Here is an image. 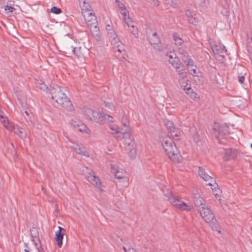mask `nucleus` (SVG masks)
Instances as JSON below:
<instances>
[{
	"instance_id": "obj_1",
	"label": "nucleus",
	"mask_w": 252,
	"mask_h": 252,
	"mask_svg": "<svg viewBox=\"0 0 252 252\" xmlns=\"http://www.w3.org/2000/svg\"><path fill=\"white\" fill-rule=\"evenodd\" d=\"M50 93L52 95V98L63 108L68 111L73 110L74 108L71 102L60 86L56 85L52 87L50 90Z\"/></svg>"
},
{
	"instance_id": "obj_2",
	"label": "nucleus",
	"mask_w": 252,
	"mask_h": 252,
	"mask_svg": "<svg viewBox=\"0 0 252 252\" xmlns=\"http://www.w3.org/2000/svg\"><path fill=\"white\" fill-rule=\"evenodd\" d=\"M161 143L168 157L171 160L176 162H182V157L172 139L165 137L162 139Z\"/></svg>"
},
{
	"instance_id": "obj_3",
	"label": "nucleus",
	"mask_w": 252,
	"mask_h": 252,
	"mask_svg": "<svg viewBox=\"0 0 252 252\" xmlns=\"http://www.w3.org/2000/svg\"><path fill=\"white\" fill-rule=\"evenodd\" d=\"M165 196L167 197L168 200L171 204L181 210L191 211L193 209L192 206L189 205L182 200L178 199L171 192H167Z\"/></svg>"
},
{
	"instance_id": "obj_4",
	"label": "nucleus",
	"mask_w": 252,
	"mask_h": 252,
	"mask_svg": "<svg viewBox=\"0 0 252 252\" xmlns=\"http://www.w3.org/2000/svg\"><path fill=\"white\" fill-rule=\"evenodd\" d=\"M168 62L172 66L176 68L177 72L181 78H184L186 76L185 73L183 72V70H185V66L180 62V60L177 56L173 57V59L168 60Z\"/></svg>"
},
{
	"instance_id": "obj_5",
	"label": "nucleus",
	"mask_w": 252,
	"mask_h": 252,
	"mask_svg": "<svg viewBox=\"0 0 252 252\" xmlns=\"http://www.w3.org/2000/svg\"><path fill=\"white\" fill-rule=\"evenodd\" d=\"M198 211L201 217L207 223L210 222L212 220H213L215 218L214 214L207 205L204 207L199 208V210Z\"/></svg>"
},
{
	"instance_id": "obj_6",
	"label": "nucleus",
	"mask_w": 252,
	"mask_h": 252,
	"mask_svg": "<svg viewBox=\"0 0 252 252\" xmlns=\"http://www.w3.org/2000/svg\"><path fill=\"white\" fill-rule=\"evenodd\" d=\"M198 168V173L200 177L202 178L205 181L209 182L208 183L206 184L207 185L209 186H213V184H216V180L207 173L204 167L199 166Z\"/></svg>"
},
{
	"instance_id": "obj_7",
	"label": "nucleus",
	"mask_w": 252,
	"mask_h": 252,
	"mask_svg": "<svg viewBox=\"0 0 252 252\" xmlns=\"http://www.w3.org/2000/svg\"><path fill=\"white\" fill-rule=\"evenodd\" d=\"M86 179L95 187L100 189L101 183L99 178L97 177L93 171L88 172L85 175Z\"/></svg>"
},
{
	"instance_id": "obj_8",
	"label": "nucleus",
	"mask_w": 252,
	"mask_h": 252,
	"mask_svg": "<svg viewBox=\"0 0 252 252\" xmlns=\"http://www.w3.org/2000/svg\"><path fill=\"white\" fill-rule=\"evenodd\" d=\"M116 178L118 179H122V181L124 187H127L128 185V178L126 172L123 169H120L117 171L114 170L113 171Z\"/></svg>"
},
{
	"instance_id": "obj_9",
	"label": "nucleus",
	"mask_w": 252,
	"mask_h": 252,
	"mask_svg": "<svg viewBox=\"0 0 252 252\" xmlns=\"http://www.w3.org/2000/svg\"><path fill=\"white\" fill-rule=\"evenodd\" d=\"M164 123L166 128L169 130L171 136L173 137L178 136L180 131L177 128L174 126V124L172 121L168 120H165Z\"/></svg>"
},
{
	"instance_id": "obj_10",
	"label": "nucleus",
	"mask_w": 252,
	"mask_h": 252,
	"mask_svg": "<svg viewBox=\"0 0 252 252\" xmlns=\"http://www.w3.org/2000/svg\"><path fill=\"white\" fill-rule=\"evenodd\" d=\"M84 19L85 20L86 23L87 24L88 26L97 24V21L96 20V17L94 13H93L92 12H84L83 14Z\"/></svg>"
},
{
	"instance_id": "obj_11",
	"label": "nucleus",
	"mask_w": 252,
	"mask_h": 252,
	"mask_svg": "<svg viewBox=\"0 0 252 252\" xmlns=\"http://www.w3.org/2000/svg\"><path fill=\"white\" fill-rule=\"evenodd\" d=\"M59 230L55 233V239L57 242L58 246L61 248L63 245V240L64 235L65 234L66 230L63 228L59 226Z\"/></svg>"
},
{
	"instance_id": "obj_12",
	"label": "nucleus",
	"mask_w": 252,
	"mask_h": 252,
	"mask_svg": "<svg viewBox=\"0 0 252 252\" xmlns=\"http://www.w3.org/2000/svg\"><path fill=\"white\" fill-rule=\"evenodd\" d=\"M31 237L32 238V241L34 246L39 245L41 247L40 241L39 238V233L36 227L32 226L30 229Z\"/></svg>"
},
{
	"instance_id": "obj_13",
	"label": "nucleus",
	"mask_w": 252,
	"mask_h": 252,
	"mask_svg": "<svg viewBox=\"0 0 252 252\" xmlns=\"http://www.w3.org/2000/svg\"><path fill=\"white\" fill-rule=\"evenodd\" d=\"M185 13L189 22L194 25H196L198 22V18L196 14L189 9L186 10Z\"/></svg>"
},
{
	"instance_id": "obj_14",
	"label": "nucleus",
	"mask_w": 252,
	"mask_h": 252,
	"mask_svg": "<svg viewBox=\"0 0 252 252\" xmlns=\"http://www.w3.org/2000/svg\"><path fill=\"white\" fill-rule=\"evenodd\" d=\"M224 159L225 160H228L230 159L235 158L237 156V151L235 149L229 148L223 150Z\"/></svg>"
},
{
	"instance_id": "obj_15",
	"label": "nucleus",
	"mask_w": 252,
	"mask_h": 252,
	"mask_svg": "<svg viewBox=\"0 0 252 252\" xmlns=\"http://www.w3.org/2000/svg\"><path fill=\"white\" fill-rule=\"evenodd\" d=\"M97 25L98 24L97 23V24L92 25L88 27L90 28V31L95 39L99 41L101 39V35L100 33L99 28Z\"/></svg>"
},
{
	"instance_id": "obj_16",
	"label": "nucleus",
	"mask_w": 252,
	"mask_h": 252,
	"mask_svg": "<svg viewBox=\"0 0 252 252\" xmlns=\"http://www.w3.org/2000/svg\"><path fill=\"white\" fill-rule=\"evenodd\" d=\"M130 128L124 129L122 128V132L120 135H117V137L121 138H125V139H129L130 141H133V137L130 132Z\"/></svg>"
},
{
	"instance_id": "obj_17",
	"label": "nucleus",
	"mask_w": 252,
	"mask_h": 252,
	"mask_svg": "<svg viewBox=\"0 0 252 252\" xmlns=\"http://www.w3.org/2000/svg\"><path fill=\"white\" fill-rule=\"evenodd\" d=\"M194 203L197 209L198 210L199 208L204 207L206 205L204 199L200 196V195H195L193 199Z\"/></svg>"
},
{
	"instance_id": "obj_18",
	"label": "nucleus",
	"mask_w": 252,
	"mask_h": 252,
	"mask_svg": "<svg viewBox=\"0 0 252 252\" xmlns=\"http://www.w3.org/2000/svg\"><path fill=\"white\" fill-rule=\"evenodd\" d=\"M90 120L92 121H94L100 125L103 124V114L97 112L96 111H95L94 113L91 118H90Z\"/></svg>"
},
{
	"instance_id": "obj_19",
	"label": "nucleus",
	"mask_w": 252,
	"mask_h": 252,
	"mask_svg": "<svg viewBox=\"0 0 252 252\" xmlns=\"http://www.w3.org/2000/svg\"><path fill=\"white\" fill-rule=\"evenodd\" d=\"M79 5L81 8V10L82 11V14H83L84 12H90L91 9V7L90 5V3L86 1V0H79Z\"/></svg>"
},
{
	"instance_id": "obj_20",
	"label": "nucleus",
	"mask_w": 252,
	"mask_h": 252,
	"mask_svg": "<svg viewBox=\"0 0 252 252\" xmlns=\"http://www.w3.org/2000/svg\"><path fill=\"white\" fill-rule=\"evenodd\" d=\"M15 134H17L21 139H23L27 136V131L22 127L16 126L13 132Z\"/></svg>"
},
{
	"instance_id": "obj_21",
	"label": "nucleus",
	"mask_w": 252,
	"mask_h": 252,
	"mask_svg": "<svg viewBox=\"0 0 252 252\" xmlns=\"http://www.w3.org/2000/svg\"><path fill=\"white\" fill-rule=\"evenodd\" d=\"M228 133L227 127L225 126H221L219 127L217 134H215V136L218 138H219L226 135Z\"/></svg>"
},
{
	"instance_id": "obj_22",
	"label": "nucleus",
	"mask_w": 252,
	"mask_h": 252,
	"mask_svg": "<svg viewBox=\"0 0 252 252\" xmlns=\"http://www.w3.org/2000/svg\"><path fill=\"white\" fill-rule=\"evenodd\" d=\"M149 40L150 43L152 45H158L160 42V39L158 36L157 32L153 33L152 36L150 37Z\"/></svg>"
},
{
	"instance_id": "obj_23",
	"label": "nucleus",
	"mask_w": 252,
	"mask_h": 252,
	"mask_svg": "<svg viewBox=\"0 0 252 252\" xmlns=\"http://www.w3.org/2000/svg\"><path fill=\"white\" fill-rule=\"evenodd\" d=\"M2 123L3 124L4 126L9 131H12L14 132L15 130V128L16 127L14 124L12 123H9L8 121L4 120H2Z\"/></svg>"
},
{
	"instance_id": "obj_24",
	"label": "nucleus",
	"mask_w": 252,
	"mask_h": 252,
	"mask_svg": "<svg viewBox=\"0 0 252 252\" xmlns=\"http://www.w3.org/2000/svg\"><path fill=\"white\" fill-rule=\"evenodd\" d=\"M173 37L176 45H181L183 43V40L180 37L179 34L174 33L173 34Z\"/></svg>"
},
{
	"instance_id": "obj_25",
	"label": "nucleus",
	"mask_w": 252,
	"mask_h": 252,
	"mask_svg": "<svg viewBox=\"0 0 252 252\" xmlns=\"http://www.w3.org/2000/svg\"><path fill=\"white\" fill-rule=\"evenodd\" d=\"M37 87L39 88L40 90L47 92L48 90V88L47 86L41 80H40L36 82V83Z\"/></svg>"
},
{
	"instance_id": "obj_26",
	"label": "nucleus",
	"mask_w": 252,
	"mask_h": 252,
	"mask_svg": "<svg viewBox=\"0 0 252 252\" xmlns=\"http://www.w3.org/2000/svg\"><path fill=\"white\" fill-rule=\"evenodd\" d=\"M25 245L26 249L24 250L25 252H40L39 248H41L39 247V245L34 246V248L29 247L26 244Z\"/></svg>"
},
{
	"instance_id": "obj_27",
	"label": "nucleus",
	"mask_w": 252,
	"mask_h": 252,
	"mask_svg": "<svg viewBox=\"0 0 252 252\" xmlns=\"http://www.w3.org/2000/svg\"><path fill=\"white\" fill-rule=\"evenodd\" d=\"M74 150L77 153H78L80 155H82L86 157L89 156V153L84 148H81L80 147L75 148Z\"/></svg>"
},
{
	"instance_id": "obj_28",
	"label": "nucleus",
	"mask_w": 252,
	"mask_h": 252,
	"mask_svg": "<svg viewBox=\"0 0 252 252\" xmlns=\"http://www.w3.org/2000/svg\"><path fill=\"white\" fill-rule=\"evenodd\" d=\"M111 43L112 45L113 46V49H115L116 47H118L121 45L122 43L120 41L119 38L117 36L113 37L111 39Z\"/></svg>"
},
{
	"instance_id": "obj_29",
	"label": "nucleus",
	"mask_w": 252,
	"mask_h": 252,
	"mask_svg": "<svg viewBox=\"0 0 252 252\" xmlns=\"http://www.w3.org/2000/svg\"><path fill=\"white\" fill-rule=\"evenodd\" d=\"M95 111L91 108H86L84 110L85 114L86 116L87 119L90 120V118L92 117Z\"/></svg>"
},
{
	"instance_id": "obj_30",
	"label": "nucleus",
	"mask_w": 252,
	"mask_h": 252,
	"mask_svg": "<svg viewBox=\"0 0 252 252\" xmlns=\"http://www.w3.org/2000/svg\"><path fill=\"white\" fill-rule=\"evenodd\" d=\"M179 53L181 55L182 60L185 59V58H187L189 56V54L187 52L186 48L184 47H182L180 48L178 50Z\"/></svg>"
},
{
	"instance_id": "obj_31",
	"label": "nucleus",
	"mask_w": 252,
	"mask_h": 252,
	"mask_svg": "<svg viewBox=\"0 0 252 252\" xmlns=\"http://www.w3.org/2000/svg\"><path fill=\"white\" fill-rule=\"evenodd\" d=\"M182 60L184 61L189 69V67L193 66L194 63L193 61L189 58V56H188L187 58H185Z\"/></svg>"
},
{
	"instance_id": "obj_32",
	"label": "nucleus",
	"mask_w": 252,
	"mask_h": 252,
	"mask_svg": "<svg viewBox=\"0 0 252 252\" xmlns=\"http://www.w3.org/2000/svg\"><path fill=\"white\" fill-rule=\"evenodd\" d=\"M184 90L187 91L186 93H187V94L189 95L190 97L192 98L197 97V94L194 92L189 87L187 89L185 88Z\"/></svg>"
},
{
	"instance_id": "obj_33",
	"label": "nucleus",
	"mask_w": 252,
	"mask_h": 252,
	"mask_svg": "<svg viewBox=\"0 0 252 252\" xmlns=\"http://www.w3.org/2000/svg\"><path fill=\"white\" fill-rule=\"evenodd\" d=\"M216 221L217 220L214 218V219L212 220V221L210 222L211 223L210 225L213 230H216L220 233V231L219 230V224L217 222H216Z\"/></svg>"
},
{
	"instance_id": "obj_34",
	"label": "nucleus",
	"mask_w": 252,
	"mask_h": 252,
	"mask_svg": "<svg viewBox=\"0 0 252 252\" xmlns=\"http://www.w3.org/2000/svg\"><path fill=\"white\" fill-rule=\"evenodd\" d=\"M114 51L116 56L119 55V53H121L122 51H124L123 44H121V45L118 47H116L114 49Z\"/></svg>"
},
{
	"instance_id": "obj_35",
	"label": "nucleus",
	"mask_w": 252,
	"mask_h": 252,
	"mask_svg": "<svg viewBox=\"0 0 252 252\" xmlns=\"http://www.w3.org/2000/svg\"><path fill=\"white\" fill-rule=\"evenodd\" d=\"M109 127L111 129H112V130H113L114 131V132L113 133V134H116V135H120V133L122 132V130L119 131L118 130V126L116 125H111L109 126Z\"/></svg>"
},
{
	"instance_id": "obj_36",
	"label": "nucleus",
	"mask_w": 252,
	"mask_h": 252,
	"mask_svg": "<svg viewBox=\"0 0 252 252\" xmlns=\"http://www.w3.org/2000/svg\"><path fill=\"white\" fill-rule=\"evenodd\" d=\"M122 124L123 126L125 127V129L127 128H130L129 126V123L127 121V117L125 115H123L122 119Z\"/></svg>"
},
{
	"instance_id": "obj_37",
	"label": "nucleus",
	"mask_w": 252,
	"mask_h": 252,
	"mask_svg": "<svg viewBox=\"0 0 252 252\" xmlns=\"http://www.w3.org/2000/svg\"><path fill=\"white\" fill-rule=\"evenodd\" d=\"M76 123H77L76 122ZM71 125H73L74 127L76 126H77V128H78L77 130L78 131H84L86 130V127L84 125H81L80 126L79 123L78 124H73V123H71Z\"/></svg>"
},
{
	"instance_id": "obj_38",
	"label": "nucleus",
	"mask_w": 252,
	"mask_h": 252,
	"mask_svg": "<svg viewBox=\"0 0 252 252\" xmlns=\"http://www.w3.org/2000/svg\"><path fill=\"white\" fill-rule=\"evenodd\" d=\"M50 11L53 13L59 14L62 12V10L59 7L53 6L51 8Z\"/></svg>"
},
{
	"instance_id": "obj_39",
	"label": "nucleus",
	"mask_w": 252,
	"mask_h": 252,
	"mask_svg": "<svg viewBox=\"0 0 252 252\" xmlns=\"http://www.w3.org/2000/svg\"><path fill=\"white\" fill-rule=\"evenodd\" d=\"M136 155V151L134 148L132 147V149L129 150L128 156L131 158H134Z\"/></svg>"
},
{
	"instance_id": "obj_40",
	"label": "nucleus",
	"mask_w": 252,
	"mask_h": 252,
	"mask_svg": "<svg viewBox=\"0 0 252 252\" xmlns=\"http://www.w3.org/2000/svg\"><path fill=\"white\" fill-rule=\"evenodd\" d=\"M120 11L121 14L123 15V19H124V20L126 21V20H127V18H126V17L127 15H128V12L126 10V8L125 7L123 9H122L121 10H120Z\"/></svg>"
},
{
	"instance_id": "obj_41",
	"label": "nucleus",
	"mask_w": 252,
	"mask_h": 252,
	"mask_svg": "<svg viewBox=\"0 0 252 252\" xmlns=\"http://www.w3.org/2000/svg\"><path fill=\"white\" fill-rule=\"evenodd\" d=\"M166 3L175 7L177 5V0H165Z\"/></svg>"
},
{
	"instance_id": "obj_42",
	"label": "nucleus",
	"mask_w": 252,
	"mask_h": 252,
	"mask_svg": "<svg viewBox=\"0 0 252 252\" xmlns=\"http://www.w3.org/2000/svg\"><path fill=\"white\" fill-rule=\"evenodd\" d=\"M129 30L131 31V32L133 34L135 37H137L138 35V31L136 27H135L134 25L131 26V28H129Z\"/></svg>"
},
{
	"instance_id": "obj_43",
	"label": "nucleus",
	"mask_w": 252,
	"mask_h": 252,
	"mask_svg": "<svg viewBox=\"0 0 252 252\" xmlns=\"http://www.w3.org/2000/svg\"><path fill=\"white\" fill-rule=\"evenodd\" d=\"M113 118L111 116L108 115H106L105 114H103V124L104 123V120H107L109 122H113Z\"/></svg>"
},
{
	"instance_id": "obj_44",
	"label": "nucleus",
	"mask_w": 252,
	"mask_h": 252,
	"mask_svg": "<svg viewBox=\"0 0 252 252\" xmlns=\"http://www.w3.org/2000/svg\"><path fill=\"white\" fill-rule=\"evenodd\" d=\"M108 33V36L110 38H112L113 37H116L117 36V34L115 33V32L114 30H110L109 31L107 32Z\"/></svg>"
},
{
	"instance_id": "obj_45",
	"label": "nucleus",
	"mask_w": 252,
	"mask_h": 252,
	"mask_svg": "<svg viewBox=\"0 0 252 252\" xmlns=\"http://www.w3.org/2000/svg\"><path fill=\"white\" fill-rule=\"evenodd\" d=\"M115 3H116L117 6L119 8L120 10L126 7L124 4L122 2H120L119 0H115Z\"/></svg>"
},
{
	"instance_id": "obj_46",
	"label": "nucleus",
	"mask_w": 252,
	"mask_h": 252,
	"mask_svg": "<svg viewBox=\"0 0 252 252\" xmlns=\"http://www.w3.org/2000/svg\"><path fill=\"white\" fill-rule=\"evenodd\" d=\"M80 49V48H73L72 49V52H73L74 54L76 55L78 58L80 57L81 56V54L79 52Z\"/></svg>"
},
{
	"instance_id": "obj_47",
	"label": "nucleus",
	"mask_w": 252,
	"mask_h": 252,
	"mask_svg": "<svg viewBox=\"0 0 252 252\" xmlns=\"http://www.w3.org/2000/svg\"><path fill=\"white\" fill-rule=\"evenodd\" d=\"M25 117L27 122H30L32 126H34L35 119L33 117L30 116L28 118L26 117Z\"/></svg>"
},
{
	"instance_id": "obj_48",
	"label": "nucleus",
	"mask_w": 252,
	"mask_h": 252,
	"mask_svg": "<svg viewBox=\"0 0 252 252\" xmlns=\"http://www.w3.org/2000/svg\"><path fill=\"white\" fill-rule=\"evenodd\" d=\"M104 103L106 107L109 108L111 110H112L114 108V105L111 102H108L105 101Z\"/></svg>"
},
{
	"instance_id": "obj_49",
	"label": "nucleus",
	"mask_w": 252,
	"mask_h": 252,
	"mask_svg": "<svg viewBox=\"0 0 252 252\" xmlns=\"http://www.w3.org/2000/svg\"><path fill=\"white\" fill-rule=\"evenodd\" d=\"M125 21L126 23L127 24V26L129 27V28H131V26L134 25L132 21H130V18H129L128 15L127 18V20H126Z\"/></svg>"
},
{
	"instance_id": "obj_50",
	"label": "nucleus",
	"mask_w": 252,
	"mask_h": 252,
	"mask_svg": "<svg viewBox=\"0 0 252 252\" xmlns=\"http://www.w3.org/2000/svg\"><path fill=\"white\" fill-rule=\"evenodd\" d=\"M4 9L5 11H8L9 12H12L13 11V10L15 9V8L11 6L6 5Z\"/></svg>"
},
{
	"instance_id": "obj_51",
	"label": "nucleus",
	"mask_w": 252,
	"mask_h": 252,
	"mask_svg": "<svg viewBox=\"0 0 252 252\" xmlns=\"http://www.w3.org/2000/svg\"><path fill=\"white\" fill-rule=\"evenodd\" d=\"M125 144H127L128 146L131 145V146L133 147L134 144V142L133 141L131 142L129 139H125Z\"/></svg>"
},
{
	"instance_id": "obj_52",
	"label": "nucleus",
	"mask_w": 252,
	"mask_h": 252,
	"mask_svg": "<svg viewBox=\"0 0 252 252\" xmlns=\"http://www.w3.org/2000/svg\"><path fill=\"white\" fill-rule=\"evenodd\" d=\"M0 119H1V120H7V118L5 117L4 116V113L0 109Z\"/></svg>"
},
{
	"instance_id": "obj_53",
	"label": "nucleus",
	"mask_w": 252,
	"mask_h": 252,
	"mask_svg": "<svg viewBox=\"0 0 252 252\" xmlns=\"http://www.w3.org/2000/svg\"><path fill=\"white\" fill-rule=\"evenodd\" d=\"M245 80L244 76H238V81L241 84H243Z\"/></svg>"
},
{
	"instance_id": "obj_54",
	"label": "nucleus",
	"mask_w": 252,
	"mask_h": 252,
	"mask_svg": "<svg viewBox=\"0 0 252 252\" xmlns=\"http://www.w3.org/2000/svg\"><path fill=\"white\" fill-rule=\"evenodd\" d=\"M167 57L168 58V60H170L171 59H173V57H176V55L174 53H170V54H167L166 55Z\"/></svg>"
},
{
	"instance_id": "obj_55",
	"label": "nucleus",
	"mask_w": 252,
	"mask_h": 252,
	"mask_svg": "<svg viewBox=\"0 0 252 252\" xmlns=\"http://www.w3.org/2000/svg\"><path fill=\"white\" fill-rule=\"evenodd\" d=\"M212 50L213 52L215 54H218V50L217 49V45H213L212 47Z\"/></svg>"
},
{
	"instance_id": "obj_56",
	"label": "nucleus",
	"mask_w": 252,
	"mask_h": 252,
	"mask_svg": "<svg viewBox=\"0 0 252 252\" xmlns=\"http://www.w3.org/2000/svg\"><path fill=\"white\" fill-rule=\"evenodd\" d=\"M190 73L191 74H195L197 73L196 70L194 68H191L190 69Z\"/></svg>"
},
{
	"instance_id": "obj_57",
	"label": "nucleus",
	"mask_w": 252,
	"mask_h": 252,
	"mask_svg": "<svg viewBox=\"0 0 252 252\" xmlns=\"http://www.w3.org/2000/svg\"><path fill=\"white\" fill-rule=\"evenodd\" d=\"M213 191L214 192H216V193H215V195H217L218 194V190H219V188L215 187L214 189L212 188Z\"/></svg>"
},
{
	"instance_id": "obj_58",
	"label": "nucleus",
	"mask_w": 252,
	"mask_h": 252,
	"mask_svg": "<svg viewBox=\"0 0 252 252\" xmlns=\"http://www.w3.org/2000/svg\"><path fill=\"white\" fill-rule=\"evenodd\" d=\"M128 252H137L133 248L131 247L128 248Z\"/></svg>"
},
{
	"instance_id": "obj_59",
	"label": "nucleus",
	"mask_w": 252,
	"mask_h": 252,
	"mask_svg": "<svg viewBox=\"0 0 252 252\" xmlns=\"http://www.w3.org/2000/svg\"><path fill=\"white\" fill-rule=\"evenodd\" d=\"M154 2V4L156 6H158L159 5V3L158 0H152Z\"/></svg>"
},
{
	"instance_id": "obj_60",
	"label": "nucleus",
	"mask_w": 252,
	"mask_h": 252,
	"mask_svg": "<svg viewBox=\"0 0 252 252\" xmlns=\"http://www.w3.org/2000/svg\"><path fill=\"white\" fill-rule=\"evenodd\" d=\"M106 30H107V32H108L110 31V30H113V29L110 25H107V27H106Z\"/></svg>"
},
{
	"instance_id": "obj_61",
	"label": "nucleus",
	"mask_w": 252,
	"mask_h": 252,
	"mask_svg": "<svg viewBox=\"0 0 252 252\" xmlns=\"http://www.w3.org/2000/svg\"><path fill=\"white\" fill-rule=\"evenodd\" d=\"M25 114L27 116V118H28L30 116V114H29V113L27 111H25Z\"/></svg>"
},
{
	"instance_id": "obj_62",
	"label": "nucleus",
	"mask_w": 252,
	"mask_h": 252,
	"mask_svg": "<svg viewBox=\"0 0 252 252\" xmlns=\"http://www.w3.org/2000/svg\"><path fill=\"white\" fill-rule=\"evenodd\" d=\"M123 250H124V251L125 252H127V250H126V249L125 247H123Z\"/></svg>"
},
{
	"instance_id": "obj_63",
	"label": "nucleus",
	"mask_w": 252,
	"mask_h": 252,
	"mask_svg": "<svg viewBox=\"0 0 252 252\" xmlns=\"http://www.w3.org/2000/svg\"><path fill=\"white\" fill-rule=\"evenodd\" d=\"M223 48L225 50V51L226 52V49H225L224 46L223 47Z\"/></svg>"
},
{
	"instance_id": "obj_64",
	"label": "nucleus",
	"mask_w": 252,
	"mask_h": 252,
	"mask_svg": "<svg viewBox=\"0 0 252 252\" xmlns=\"http://www.w3.org/2000/svg\"><path fill=\"white\" fill-rule=\"evenodd\" d=\"M251 147L252 148V143L251 144Z\"/></svg>"
}]
</instances>
